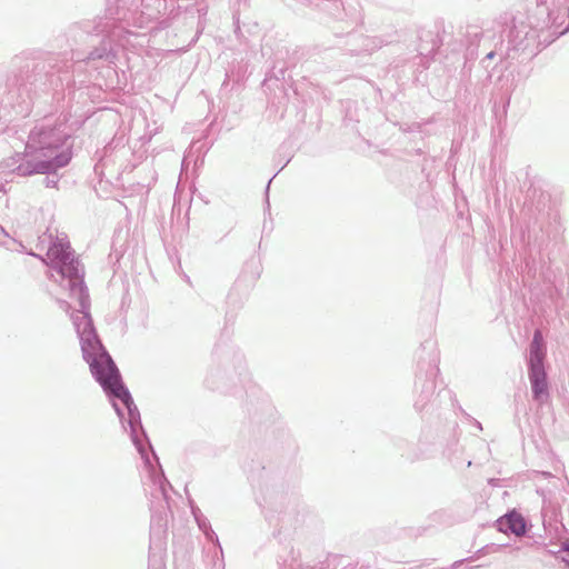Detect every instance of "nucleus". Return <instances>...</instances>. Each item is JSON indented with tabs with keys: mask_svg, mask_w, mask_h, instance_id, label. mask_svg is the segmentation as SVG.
<instances>
[{
	"mask_svg": "<svg viewBox=\"0 0 569 569\" xmlns=\"http://www.w3.org/2000/svg\"><path fill=\"white\" fill-rule=\"evenodd\" d=\"M46 262L60 277L59 284L69 291V297L77 300L79 308L71 313V319L80 340L82 357L89 365L91 375L111 398L123 428L129 427L131 440L146 466L152 468L151 457H158L141 423L140 412L122 383L120 372L99 339L90 315V296L84 283V268L74 256L68 237L57 236L47 251V259L30 253Z\"/></svg>",
	"mask_w": 569,
	"mask_h": 569,
	"instance_id": "1",
	"label": "nucleus"
},
{
	"mask_svg": "<svg viewBox=\"0 0 569 569\" xmlns=\"http://www.w3.org/2000/svg\"><path fill=\"white\" fill-rule=\"evenodd\" d=\"M543 30H551L555 38L569 31V0H537L526 17L515 16L507 39L488 50L481 66L489 69L497 60L495 66L503 63L508 69L513 61H530L541 50L539 32Z\"/></svg>",
	"mask_w": 569,
	"mask_h": 569,
	"instance_id": "2",
	"label": "nucleus"
},
{
	"mask_svg": "<svg viewBox=\"0 0 569 569\" xmlns=\"http://www.w3.org/2000/svg\"><path fill=\"white\" fill-rule=\"evenodd\" d=\"M69 138L66 119L44 117L29 132L24 151L4 159L1 168L19 177L56 173L72 159Z\"/></svg>",
	"mask_w": 569,
	"mask_h": 569,
	"instance_id": "3",
	"label": "nucleus"
},
{
	"mask_svg": "<svg viewBox=\"0 0 569 569\" xmlns=\"http://www.w3.org/2000/svg\"><path fill=\"white\" fill-rule=\"evenodd\" d=\"M108 17L102 19L99 18L96 23L93 31L97 33L108 32L106 39H103L99 47L94 48L84 59L78 61H83L87 66L99 70L100 68L108 67L111 68L116 66L117 61V51L111 42H114L117 46L126 48L127 44L130 43L131 37H137V34L130 30H127L122 23H116V19L126 21L129 24V19L126 16L118 17L119 10H113L111 8L107 9Z\"/></svg>",
	"mask_w": 569,
	"mask_h": 569,
	"instance_id": "4",
	"label": "nucleus"
},
{
	"mask_svg": "<svg viewBox=\"0 0 569 569\" xmlns=\"http://www.w3.org/2000/svg\"><path fill=\"white\" fill-rule=\"evenodd\" d=\"M439 353L433 341H426L421 345L418 355V373L416 388L419 392L415 408L422 411L430 402L436 390V377L439 373Z\"/></svg>",
	"mask_w": 569,
	"mask_h": 569,
	"instance_id": "5",
	"label": "nucleus"
},
{
	"mask_svg": "<svg viewBox=\"0 0 569 569\" xmlns=\"http://www.w3.org/2000/svg\"><path fill=\"white\" fill-rule=\"evenodd\" d=\"M546 347L542 333L539 329L533 332L529 345L528 378L531 386L532 399L542 407L549 402L550 392L547 371L545 368Z\"/></svg>",
	"mask_w": 569,
	"mask_h": 569,
	"instance_id": "6",
	"label": "nucleus"
},
{
	"mask_svg": "<svg viewBox=\"0 0 569 569\" xmlns=\"http://www.w3.org/2000/svg\"><path fill=\"white\" fill-rule=\"evenodd\" d=\"M150 479V539L151 542L161 546L167 531V517L169 511L168 488H171V486L163 473L159 475L152 472Z\"/></svg>",
	"mask_w": 569,
	"mask_h": 569,
	"instance_id": "7",
	"label": "nucleus"
},
{
	"mask_svg": "<svg viewBox=\"0 0 569 569\" xmlns=\"http://www.w3.org/2000/svg\"><path fill=\"white\" fill-rule=\"evenodd\" d=\"M130 156V148L126 144L122 137L112 139L99 154L98 163L94 166L96 172L107 168L110 164L123 167Z\"/></svg>",
	"mask_w": 569,
	"mask_h": 569,
	"instance_id": "8",
	"label": "nucleus"
},
{
	"mask_svg": "<svg viewBox=\"0 0 569 569\" xmlns=\"http://www.w3.org/2000/svg\"><path fill=\"white\" fill-rule=\"evenodd\" d=\"M263 513L268 521L278 520L286 522L295 512V503L286 496L271 495L264 498Z\"/></svg>",
	"mask_w": 569,
	"mask_h": 569,
	"instance_id": "9",
	"label": "nucleus"
},
{
	"mask_svg": "<svg viewBox=\"0 0 569 569\" xmlns=\"http://www.w3.org/2000/svg\"><path fill=\"white\" fill-rule=\"evenodd\" d=\"M498 531L521 537L527 531L525 518L516 510L509 511L496 521Z\"/></svg>",
	"mask_w": 569,
	"mask_h": 569,
	"instance_id": "10",
	"label": "nucleus"
},
{
	"mask_svg": "<svg viewBox=\"0 0 569 569\" xmlns=\"http://www.w3.org/2000/svg\"><path fill=\"white\" fill-rule=\"evenodd\" d=\"M141 4L143 10H141L139 18H133V24L139 28L158 19L161 9L164 7V0H142Z\"/></svg>",
	"mask_w": 569,
	"mask_h": 569,
	"instance_id": "11",
	"label": "nucleus"
},
{
	"mask_svg": "<svg viewBox=\"0 0 569 569\" xmlns=\"http://www.w3.org/2000/svg\"><path fill=\"white\" fill-rule=\"evenodd\" d=\"M441 41L438 36L432 31H423L420 34V43L418 47L421 56L428 57L435 53L440 47Z\"/></svg>",
	"mask_w": 569,
	"mask_h": 569,
	"instance_id": "12",
	"label": "nucleus"
},
{
	"mask_svg": "<svg viewBox=\"0 0 569 569\" xmlns=\"http://www.w3.org/2000/svg\"><path fill=\"white\" fill-rule=\"evenodd\" d=\"M191 512H192V516H193L199 529L204 533L206 538L211 541H214L218 546H220L218 536L212 530L210 521L207 519V517L203 516L201 510L197 506H193L191 503ZM219 548L221 549V547H219Z\"/></svg>",
	"mask_w": 569,
	"mask_h": 569,
	"instance_id": "13",
	"label": "nucleus"
},
{
	"mask_svg": "<svg viewBox=\"0 0 569 569\" xmlns=\"http://www.w3.org/2000/svg\"><path fill=\"white\" fill-rule=\"evenodd\" d=\"M469 37L471 38V42L467 47V58L468 59H473V58L478 57L479 48L480 47H485V43L480 44V41L483 39V34H481L480 32L476 31L473 33H469Z\"/></svg>",
	"mask_w": 569,
	"mask_h": 569,
	"instance_id": "14",
	"label": "nucleus"
},
{
	"mask_svg": "<svg viewBox=\"0 0 569 569\" xmlns=\"http://www.w3.org/2000/svg\"><path fill=\"white\" fill-rule=\"evenodd\" d=\"M12 64L16 68L24 69L26 72H30V70H34L37 66L26 56L19 54L12 59Z\"/></svg>",
	"mask_w": 569,
	"mask_h": 569,
	"instance_id": "15",
	"label": "nucleus"
},
{
	"mask_svg": "<svg viewBox=\"0 0 569 569\" xmlns=\"http://www.w3.org/2000/svg\"><path fill=\"white\" fill-rule=\"evenodd\" d=\"M322 10L329 11L336 18L340 17L342 10V2L340 0H325L321 6Z\"/></svg>",
	"mask_w": 569,
	"mask_h": 569,
	"instance_id": "16",
	"label": "nucleus"
},
{
	"mask_svg": "<svg viewBox=\"0 0 569 569\" xmlns=\"http://www.w3.org/2000/svg\"><path fill=\"white\" fill-rule=\"evenodd\" d=\"M47 177L43 180V183L48 188H53L57 186L59 179L57 177H51L52 173H46Z\"/></svg>",
	"mask_w": 569,
	"mask_h": 569,
	"instance_id": "17",
	"label": "nucleus"
},
{
	"mask_svg": "<svg viewBox=\"0 0 569 569\" xmlns=\"http://www.w3.org/2000/svg\"><path fill=\"white\" fill-rule=\"evenodd\" d=\"M26 73H27L26 80L23 78H21V79L17 78V83H19L20 87H26L27 82H29V84H32V81H30L32 76L29 74V72H26Z\"/></svg>",
	"mask_w": 569,
	"mask_h": 569,
	"instance_id": "18",
	"label": "nucleus"
},
{
	"mask_svg": "<svg viewBox=\"0 0 569 569\" xmlns=\"http://www.w3.org/2000/svg\"><path fill=\"white\" fill-rule=\"evenodd\" d=\"M58 303L61 309L68 311L70 309V303L66 300H58Z\"/></svg>",
	"mask_w": 569,
	"mask_h": 569,
	"instance_id": "19",
	"label": "nucleus"
},
{
	"mask_svg": "<svg viewBox=\"0 0 569 569\" xmlns=\"http://www.w3.org/2000/svg\"><path fill=\"white\" fill-rule=\"evenodd\" d=\"M233 19H234V22H233V23H234V32H236V34L239 37V34H240V23H239V18H238V17H233Z\"/></svg>",
	"mask_w": 569,
	"mask_h": 569,
	"instance_id": "20",
	"label": "nucleus"
},
{
	"mask_svg": "<svg viewBox=\"0 0 569 569\" xmlns=\"http://www.w3.org/2000/svg\"><path fill=\"white\" fill-rule=\"evenodd\" d=\"M8 237V233L6 232V230L0 226V242L6 238Z\"/></svg>",
	"mask_w": 569,
	"mask_h": 569,
	"instance_id": "21",
	"label": "nucleus"
},
{
	"mask_svg": "<svg viewBox=\"0 0 569 569\" xmlns=\"http://www.w3.org/2000/svg\"><path fill=\"white\" fill-rule=\"evenodd\" d=\"M560 550L569 553V542H563Z\"/></svg>",
	"mask_w": 569,
	"mask_h": 569,
	"instance_id": "22",
	"label": "nucleus"
},
{
	"mask_svg": "<svg viewBox=\"0 0 569 569\" xmlns=\"http://www.w3.org/2000/svg\"><path fill=\"white\" fill-rule=\"evenodd\" d=\"M475 426H476L479 430H481V429H482L481 423H480L479 421H477V420L475 421Z\"/></svg>",
	"mask_w": 569,
	"mask_h": 569,
	"instance_id": "23",
	"label": "nucleus"
},
{
	"mask_svg": "<svg viewBox=\"0 0 569 569\" xmlns=\"http://www.w3.org/2000/svg\"><path fill=\"white\" fill-rule=\"evenodd\" d=\"M272 179L268 181L267 191L269 190V186L271 184Z\"/></svg>",
	"mask_w": 569,
	"mask_h": 569,
	"instance_id": "24",
	"label": "nucleus"
},
{
	"mask_svg": "<svg viewBox=\"0 0 569 569\" xmlns=\"http://www.w3.org/2000/svg\"><path fill=\"white\" fill-rule=\"evenodd\" d=\"M302 2L312 3V0H302Z\"/></svg>",
	"mask_w": 569,
	"mask_h": 569,
	"instance_id": "25",
	"label": "nucleus"
},
{
	"mask_svg": "<svg viewBox=\"0 0 569 569\" xmlns=\"http://www.w3.org/2000/svg\"><path fill=\"white\" fill-rule=\"evenodd\" d=\"M543 476L549 477L550 472H543Z\"/></svg>",
	"mask_w": 569,
	"mask_h": 569,
	"instance_id": "26",
	"label": "nucleus"
},
{
	"mask_svg": "<svg viewBox=\"0 0 569 569\" xmlns=\"http://www.w3.org/2000/svg\"><path fill=\"white\" fill-rule=\"evenodd\" d=\"M459 563V561H455L453 567H457Z\"/></svg>",
	"mask_w": 569,
	"mask_h": 569,
	"instance_id": "27",
	"label": "nucleus"
},
{
	"mask_svg": "<svg viewBox=\"0 0 569 569\" xmlns=\"http://www.w3.org/2000/svg\"><path fill=\"white\" fill-rule=\"evenodd\" d=\"M510 103V97H508L506 104Z\"/></svg>",
	"mask_w": 569,
	"mask_h": 569,
	"instance_id": "28",
	"label": "nucleus"
}]
</instances>
